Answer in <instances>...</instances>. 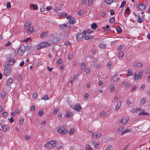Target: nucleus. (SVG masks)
<instances>
[{
  "label": "nucleus",
  "mask_w": 150,
  "mask_h": 150,
  "mask_svg": "<svg viewBox=\"0 0 150 150\" xmlns=\"http://www.w3.org/2000/svg\"><path fill=\"white\" fill-rule=\"evenodd\" d=\"M59 27L60 29L62 30L64 29L65 28L67 27V25L66 24H63L62 25H59Z\"/></svg>",
  "instance_id": "nucleus-30"
},
{
  "label": "nucleus",
  "mask_w": 150,
  "mask_h": 150,
  "mask_svg": "<svg viewBox=\"0 0 150 150\" xmlns=\"http://www.w3.org/2000/svg\"><path fill=\"white\" fill-rule=\"evenodd\" d=\"M31 23L28 22L25 23L24 25V29H26L27 28L30 27Z\"/></svg>",
  "instance_id": "nucleus-26"
},
{
  "label": "nucleus",
  "mask_w": 150,
  "mask_h": 150,
  "mask_svg": "<svg viewBox=\"0 0 150 150\" xmlns=\"http://www.w3.org/2000/svg\"><path fill=\"white\" fill-rule=\"evenodd\" d=\"M137 21L139 23H141L143 22L142 19L140 17L139 15H138Z\"/></svg>",
  "instance_id": "nucleus-46"
},
{
  "label": "nucleus",
  "mask_w": 150,
  "mask_h": 150,
  "mask_svg": "<svg viewBox=\"0 0 150 150\" xmlns=\"http://www.w3.org/2000/svg\"><path fill=\"white\" fill-rule=\"evenodd\" d=\"M45 9V6H43L41 8H40V11L41 12H43Z\"/></svg>",
  "instance_id": "nucleus-57"
},
{
  "label": "nucleus",
  "mask_w": 150,
  "mask_h": 150,
  "mask_svg": "<svg viewBox=\"0 0 150 150\" xmlns=\"http://www.w3.org/2000/svg\"><path fill=\"white\" fill-rule=\"evenodd\" d=\"M75 130L74 128H72L69 131V134H72L74 132Z\"/></svg>",
  "instance_id": "nucleus-55"
},
{
  "label": "nucleus",
  "mask_w": 150,
  "mask_h": 150,
  "mask_svg": "<svg viewBox=\"0 0 150 150\" xmlns=\"http://www.w3.org/2000/svg\"><path fill=\"white\" fill-rule=\"evenodd\" d=\"M138 8L139 9L144 10L146 8V6L142 3L138 5L137 6Z\"/></svg>",
  "instance_id": "nucleus-14"
},
{
  "label": "nucleus",
  "mask_w": 150,
  "mask_h": 150,
  "mask_svg": "<svg viewBox=\"0 0 150 150\" xmlns=\"http://www.w3.org/2000/svg\"><path fill=\"white\" fill-rule=\"evenodd\" d=\"M57 141L56 140H52L46 143L44 146L49 149H51L54 148Z\"/></svg>",
  "instance_id": "nucleus-1"
},
{
  "label": "nucleus",
  "mask_w": 150,
  "mask_h": 150,
  "mask_svg": "<svg viewBox=\"0 0 150 150\" xmlns=\"http://www.w3.org/2000/svg\"><path fill=\"white\" fill-rule=\"evenodd\" d=\"M123 56L124 54L122 52H121L119 53L118 54V57L120 59H122Z\"/></svg>",
  "instance_id": "nucleus-35"
},
{
  "label": "nucleus",
  "mask_w": 150,
  "mask_h": 150,
  "mask_svg": "<svg viewBox=\"0 0 150 150\" xmlns=\"http://www.w3.org/2000/svg\"><path fill=\"white\" fill-rule=\"evenodd\" d=\"M26 49L25 46L23 45H21L18 49V52L19 55H22L25 53Z\"/></svg>",
  "instance_id": "nucleus-4"
},
{
  "label": "nucleus",
  "mask_w": 150,
  "mask_h": 150,
  "mask_svg": "<svg viewBox=\"0 0 150 150\" xmlns=\"http://www.w3.org/2000/svg\"><path fill=\"white\" fill-rule=\"evenodd\" d=\"M93 2V0H88V6H90L91 5Z\"/></svg>",
  "instance_id": "nucleus-62"
},
{
  "label": "nucleus",
  "mask_w": 150,
  "mask_h": 150,
  "mask_svg": "<svg viewBox=\"0 0 150 150\" xmlns=\"http://www.w3.org/2000/svg\"><path fill=\"white\" fill-rule=\"evenodd\" d=\"M14 118L13 117H11L10 119H8V120L11 123H12L14 122Z\"/></svg>",
  "instance_id": "nucleus-60"
},
{
  "label": "nucleus",
  "mask_w": 150,
  "mask_h": 150,
  "mask_svg": "<svg viewBox=\"0 0 150 150\" xmlns=\"http://www.w3.org/2000/svg\"><path fill=\"white\" fill-rule=\"evenodd\" d=\"M75 21H76L75 18H72L71 19L69 20V23H70L73 24H74L75 22Z\"/></svg>",
  "instance_id": "nucleus-39"
},
{
  "label": "nucleus",
  "mask_w": 150,
  "mask_h": 150,
  "mask_svg": "<svg viewBox=\"0 0 150 150\" xmlns=\"http://www.w3.org/2000/svg\"><path fill=\"white\" fill-rule=\"evenodd\" d=\"M146 98H144L142 99L140 101V104L141 105H143L145 103L146 100Z\"/></svg>",
  "instance_id": "nucleus-28"
},
{
  "label": "nucleus",
  "mask_w": 150,
  "mask_h": 150,
  "mask_svg": "<svg viewBox=\"0 0 150 150\" xmlns=\"http://www.w3.org/2000/svg\"><path fill=\"white\" fill-rule=\"evenodd\" d=\"M128 120V118L127 117H123L120 122V123H121L124 125H125Z\"/></svg>",
  "instance_id": "nucleus-9"
},
{
  "label": "nucleus",
  "mask_w": 150,
  "mask_h": 150,
  "mask_svg": "<svg viewBox=\"0 0 150 150\" xmlns=\"http://www.w3.org/2000/svg\"><path fill=\"white\" fill-rule=\"evenodd\" d=\"M72 114V113L70 112H68L66 114V116L67 117H70Z\"/></svg>",
  "instance_id": "nucleus-45"
},
{
  "label": "nucleus",
  "mask_w": 150,
  "mask_h": 150,
  "mask_svg": "<svg viewBox=\"0 0 150 150\" xmlns=\"http://www.w3.org/2000/svg\"><path fill=\"white\" fill-rule=\"evenodd\" d=\"M84 34V37L85 39L86 40H88L89 39H92L93 38V36L91 35L88 33L87 34L86 33V34Z\"/></svg>",
  "instance_id": "nucleus-10"
},
{
  "label": "nucleus",
  "mask_w": 150,
  "mask_h": 150,
  "mask_svg": "<svg viewBox=\"0 0 150 150\" xmlns=\"http://www.w3.org/2000/svg\"><path fill=\"white\" fill-rule=\"evenodd\" d=\"M93 32L92 31L90 30H87L85 31H83V34H86V33L88 34H89L90 33H91Z\"/></svg>",
  "instance_id": "nucleus-36"
},
{
  "label": "nucleus",
  "mask_w": 150,
  "mask_h": 150,
  "mask_svg": "<svg viewBox=\"0 0 150 150\" xmlns=\"http://www.w3.org/2000/svg\"><path fill=\"white\" fill-rule=\"evenodd\" d=\"M124 129H125L124 127L120 126L118 127L117 130V132L119 134H122L124 132Z\"/></svg>",
  "instance_id": "nucleus-19"
},
{
  "label": "nucleus",
  "mask_w": 150,
  "mask_h": 150,
  "mask_svg": "<svg viewBox=\"0 0 150 150\" xmlns=\"http://www.w3.org/2000/svg\"><path fill=\"white\" fill-rule=\"evenodd\" d=\"M59 40L58 38L56 36H54L52 40V42L53 43H57Z\"/></svg>",
  "instance_id": "nucleus-21"
},
{
  "label": "nucleus",
  "mask_w": 150,
  "mask_h": 150,
  "mask_svg": "<svg viewBox=\"0 0 150 150\" xmlns=\"http://www.w3.org/2000/svg\"><path fill=\"white\" fill-rule=\"evenodd\" d=\"M81 64V69L82 70H84L86 67V64L83 62H82Z\"/></svg>",
  "instance_id": "nucleus-38"
},
{
  "label": "nucleus",
  "mask_w": 150,
  "mask_h": 150,
  "mask_svg": "<svg viewBox=\"0 0 150 150\" xmlns=\"http://www.w3.org/2000/svg\"><path fill=\"white\" fill-rule=\"evenodd\" d=\"M57 132L62 135L68 132V130L63 126H60L57 129Z\"/></svg>",
  "instance_id": "nucleus-5"
},
{
  "label": "nucleus",
  "mask_w": 150,
  "mask_h": 150,
  "mask_svg": "<svg viewBox=\"0 0 150 150\" xmlns=\"http://www.w3.org/2000/svg\"><path fill=\"white\" fill-rule=\"evenodd\" d=\"M81 108L80 105L79 104H77L76 105H75L74 106V109L77 110V111H80Z\"/></svg>",
  "instance_id": "nucleus-17"
},
{
  "label": "nucleus",
  "mask_w": 150,
  "mask_h": 150,
  "mask_svg": "<svg viewBox=\"0 0 150 150\" xmlns=\"http://www.w3.org/2000/svg\"><path fill=\"white\" fill-rule=\"evenodd\" d=\"M92 145L96 148H98L99 147L100 144L95 141H93L92 142Z\"/></svg>",
  "instance_id": "nucleus-11"
},
{
  "label": "nucleus",
  "mask_w": 150,
  "mask_h": 150,
  "mask_svg": "<svg viewBox=\"0 0 150 150\" xmlns=\"http://www.w3.org/2000/svg\"><path fill=\"white\" fill-rule=\"evenodd\" d=\"M112 147V146L111 145H109L107 148L106 149H105V150H110Z\"/></svg>",
  "instance_id": "nucleus-64"
},
{
  "label": "nucleus",
  "mask_w": 150,
  "mask_h": 150,
  "mask_svg": "<svg viewBox=\"0 0 150 150\" xmlns=\"http://www.w3.org/2000/svg\"><path fill=\"white\" fill-rule=\"evenodd\" d=\"M73 57V53L70 52L68 55V58L69 60H71Z\"/></svg>",
  "instance_id": "nucleus-31"
},
{
  "label": "nucleus",
  "mask_w": 150,
  "mask_h": 150,
  "mask_svg": "<svg viewBox=\"0 0 150 150\" xmlns=\"http://www.w3.org/2000/svg\"><path fill=\"white\" fill-rule=\"evenodd\" d=\"M84 35L82 33L78 34L76 36V39L78 40H81Z\"/></svg>",
  "instance_id": "nucleus-12"
},
{
  "label": "nucleus",
  "mask_w": 150,
  "mask_h": 150,
  "mask_svg": "<svg viewBox=\"0 0 150 150\" xmlns=\"http://www.w3.org/2000/svg\"><path fill=\"white\" fill-rule=\"evenodd\" d=\"M115 89V86L114 84L112 85L110 87V90L111 92H113Z\"/></svg>",
  "instance_id": "nucleus-32"
},
{
  "label": "nucleus",
  "mask_w": 150,
  "mask_h": 150,
  "mask_svg": "<svg viewBox=\"0 0 150 150\" xmlns=\"http://www.w3.org/2000/svg\"><path fill=\"white\" fill-rule=\"evenodd\" d=\"M84 11L83 10H80L78 12V14L80 16L83 15L84 13Z\"/></svg>",
  "instance_id": "nucleus-42"
},
{
  "label": "nucleus",
  "mask_w": 150,
  "mask_h": 150,
  "mask_svg": "<svg viewBox=\"0 0 150 150\" xmlns=\"http://www.w3.org/2000/svg\"><path fill=\"white\" fill-rule=\"evenodd\" d=\"M44 114V112L42 111H39L38 113V116H42Z\"/></svg>",
  "instance_id": "nucleus-54"
},
{
  "label": "nucleus",
  "mask_w": 150,
  "mask_h": 150,
  "mask_svg": "<svg viewBox=\"0 0 150 150\" xmlns=\"http://www.w3.org/2000/svg\"><path fill=\"white\" fill-rule=\"evenodd\" d=\"M47 34V32H43L40 35V37L41 38H42L43 37L46 36Z\"/></svg>",
  "instance_id": "nucleus-40"
},
{
  "label": "nucleus",
  "mask_w": 150,
  "mask_h": 150,
  "mask_svg": "<svg viewBox=\"0 0 150 150\" xmlns=\"http://www.w3.org/2000/svg\"><path fill=\"white\" fill-rule=\"evenodd\" d=\"M7 8H11V5L10 2H7Z\"/></svg>",
  "instance_id": "nucleus-53"
},
{
  "label": "nucleus",
  "mask_w": 150,
  "mask_h": 150,
  "mask_svg": "<svg viewBox=\"0 0 150 150\" xmlns=\"http://www.w3.org/2000/svg\"><path fill=\"white\" fill-rule=\"evenodd\" d=\"M33 7V10H36L38 8V5L36 4H34L33 5H31V4H30V8L31 9V7Z\"/></svg>",
  "instance_id": "nucleus-23"
},
{
  "label": "nucleus",
  "mask_w": 150,
  "mask_h": 150,
  "mask_svg": "<svg viewBox=\"0 0 150 150\" xmlns=\"http://www.w3.org/2000/svg\"><path fill=\"white\" fill-rule=\"evenodd\" d=\"M91 27L94 30L96 29L97 26L96 23H94L91 25Z\"/></svg>",
  "instance_id": "nucleus-34"
},
{
  "label": "nucleus",
  "mask_w": 150,
  "mask_h": 150,
  "mask_svg": "<svg viewBox=\"0 0 150 150\" xmlns=\"http://www.w3.org/2000/svg\"><path fill=\"white\" fill-rule=\"evenodd\" d=\"M126 4V2L125 1H123L121 3V6L120 8L123 7Z\"/></svg>",
  "instance_id": "nucleus-52"
},
{
  "label": "nucleus",
  "mask_w": 150,
  "mask_h": 150,
  "mask_svg": "<svg viewBox=\"0 0 150 150\" xmlns=\"http://www.w3.org/2000/svg\"><path fill=\"white\" fill-rule=\"evenodd\" d=\"M142 75L143 72L142 71H140L137 73L136 72L134 74V79L136 80L141 79Z\"/></svg>",
  "instance_id": "nucleus-6"
},
{
  "label": "nucleus",
  "mask_w": 150,
  "mask_h": 150,
  "mask_svg": "<svg viewBox=\"0 0 150 150\" xmlns=\"http://www.w3.org/2000/svg\"><path fill=\"white\" fill-rule=\"evenodd\" d=\"M35 106L34 105H32L30 109V111L31 112H33L35 110Z\"/></svg>",
  "instance_id": "nucleus-58"
},
{
  "label": "nucleus",
  "mask_w": 150,
  "mask_h": 150,
  "mask_svg": "<svg viewBox=\"0 0 150 150\" xmlns=\"http://www.w3.org/2000/svg\"><path fill=\"white\" fill-rule=\"evenodd\" d=\"M113 0H105L106 3L108 4H110L113 2Z\"/></svg>",
  "instance_id": "nucleus-48"
},
{
  "label": "nucleus",
  "mask_w": 150,
  "mask_h": 150,
  "mask_svg": "<svg viewBox=\"0 0 150 150\" xmlns=\"http://www.w3.org/2000/svg\"><path fill=\"white\" fill-rule=\"evenodd\" d=\"M99 47L102 49H105L106 47V45L103 43H100L99 45Z\"/></svg>",
  "instance_id": "nucleus-27"
},
{
  "label": "nucleus",
  "mask_w": 150,
  "mask_h": 150,
  "mask_svg": "<svg viewBox=\"0 0 150 150\" xmlns=\"http://www.w3.org/2000/svg\"><path fill=\"white\" fill-rule=\"evenodd\" d=\"M133 66L134 67H142L143 64L141 63L136 62L133 64Z\"/></svg>",
  "instance_id": "nucleus-13"
},
{
  "label": "nucleus",
  "mask_w": 150,
  "mask_h": 150,
  "mask_svg": "<svg viewBox=\"0 0 150 150\" xmlns=\"http://www.w3.org/2000/svg\"><path fill=\"white\" fill-rule=\"evenodd\" d=\"M122 102L121 101L117 103V105L116 106L115 108V111H117L120 107Z\"/></svg>",
  "instance_id": "nucleus-15"
},
{
  "label": "nucleus",
  "mask_w": 150,
  "mask_h": 150,
  "mask_svg": "<svg viewBox=\"0 0 150 150\" xmlns=\"http://www.w3.org/2000/svg\"><path fill=\"white\" fill-rule=\"evenodd\" d=\"M62 144L61 143H59L58 145L57 146V148L58 149H61L62 147Z\"/></svg>",
  "instance_id": "nucleus-47"
},
{
  "label": "nucleus",
  "mask_w": 150,
  "mask_h": 150,
  "mask_svg": "<svg viewBox=\"0 0 150 150\" xmlns=\"http://www.w3.org/2000/svg\"><path fill=\"white\" fill-rule=\"evenodd\" d=\"M109 21L110 23H114L115 21V20L114 17L110 18L109 19Z\"/></svg>",
  "instance_id": "nucleus-37"
},
{
  "label": "nucleus",
  "mask_w": 150,
  "mask_h": 150,
  "mask_svg": "<svg viewBox=\"0 0 150 150\" xmlns=\"http://www.w3.org/2000/svg\"><path fill=\"white\" fill-rule=\"evenodd\" d=\"M5 68L4 69V74L5 76H8L11 71V68L10 66L8 64H6L5 65Z\"/></svg>",
  "instance_id": "nucleus-2"
},
{
  "label": "nucleus",
  "mask_w": 150,
  "mask_h": 150,
  "mask_svg": "<svg viewBox=\"0 0 150 150\" xmlns=\"http://www.w3.org/2000/svg\"><path fill=\"white\" fill-rule=\"evenodd\" d=\"M144 88L145 85L144 84H142L141 87L139 88V89L140 91H142L144 89Z\"/></svg>",
  "instance_id": "nucleus-61"
},
{
  "label": "nucleus",
  "mask_w": 150,
  "mask_h": 150,
  "mask_svg": "<svg viewBox=\"0 0 150 150\" xmlns=\"http://www.w3.org/2000/svg\"><path fill=\"white\" fill-rule=\"evenodd\" d=\"M86 150H93V149L91 147V146L88 144L85 146Z\"/></svg>",
  "instance_id": "nucleus-29"
},
{
  "label": "nucleus",
  "mask_w": 150,
  "mask_h": 150,
  "mask_svg": "<svg viewBox=\"0 0 150 150\" xmlns=\"http://www.w3.org/2000/svg\"><path fill=\"white\" fill-rule=\"evenodd\" d=\"M112 79L113 81L114 82H116L118 81L119 80V79L118 78L117 74H115L114 76L112 77Z\"/></svg>",
  "instance_id": "nucleus-16"
},
{
  "label": "nucleus",
  "mask_w": 150,
  "mask_h": 150,
  "mask_svg": "<svg viewBox=\"0 0 150 150\" xmlns=\"http://www.w3.org/2000/svg\"><path fill=\"white\" fill-rule=\"evenodd\" d=\"M13 81V79L11 78H10L6 82V86H9L11 83Z\"/></svg>",
  "instance_id": "nucleus-22"
},
{
  "label": "nucleus",
  "mask_w": 150,
  "mask_h": 150,
  "mask_svg": "<svg viewBox=\"0 0 150 150\" xmlns=\"http://www.w3.org/2000/svg\"><path fill=\"white\" fill-rule=\"evenodd\" d=\"M27 50L29 51H30L32 48V45H28L27 47Z\"/></svg>",
  "instance_id": "nucleus-49"
},
{
  "label": "nucleus",
  "mask_w": 150,
  "mask_h": 150,
  "mask_svg": "<svg viewBox=\"0 0 150 150\" xmlns=\"http://www.w3.org/2000/svg\"><path fill=\"white\" fill-rule=\"evenodd\" d=\"M65 45L66 46H70L71 45V43L70 42L67 41H66L64 43Z\"/></svg>",
  "instance_id": "nucleus-50"
},
{
  "label": "nucleus",
  "mask_w": 150,
  "mask_h": 150,
  "mask_svg": "<svg viewBox=\"0 0 150 150\" xmlns=\"http://www.w3.org/2000/svg\"><path fill=\"white\" fill-rule=\"evenodd\" d=\"M2 128L3 131L4 132H6L10 129L9 127L6 125H4Z\"/></svg>",
  "instance_id": "nucleus-18"
},
{
  "label": "nucleus",
  "mask_w": 150,
  "mask_h": 150,
  "mask_svg": "<svg viewBox=\"0 0 150 150\" xmlns=\"http://www.w3.org/2000/svg\"><path fill=\"white\" fill-rule=\"evenodd\" d=\"M1 97L3 99H4L5 98V96H6V94L5 93H1Z\"/></svg>",
  "instance_id": "nucleus-63"
},
{
  "label": "nucleus",
  "mask_w": 150,
  "mask_h": 150,
  "mask_svg": "<svg viewBox=\"0 0 150 150\" xmlns=\"http://www.w3.org/2000/svg\"><path fill=\"white\" fill-rule=\"evenodd\" d=\"M130 132V130L129 129H127L125 130V129H124V132L122 134H121V135H122L123 134L129 132Z\"/></svg>",
  "instance_id": "nucleus-44"
},
{
  "label": "nucleus",
  "mask_w": 150,
  "mask_h": 150,
  "mask_svg": "<svg viewBox=\"0 0 150 150\" xmlns=\"http://www.w3.org/2000/svg\"><path fill=\"white\" fill-rule=\"evenodd\" d=\"M101 135V134L100 133L97 134L96 132H94L93 134L92 137L94 139H99Z\"/></svg>",
  "instance_id": "nucleus-8"
},
{
  "label": "nucleus",
  "mask_w": 150,
  "mask_h": 150,
  "mask_svg": "<svg viewBox=\"0 0 150 150\" xmlns=\"http://www.w3.org/2000/svg\"><path fill=\"white\" fill-rule=\"evenodd\" d=\"M62 62V60L61 59H59L57 61V64L59 65L61 64Z\"/></svg>",
  "instance_id": "nucleus-59"
},
{
  "label": "nucleus",
  "mask_w": 150,
  "mask_h": 150,
  "mask_svg": "<svg viewBox=\"0 0 150 150\" xmlns=\"http://www.w3.org/2000/svg\"><path fill=\"white\" fill-rule=\"evenodd\" d=\"M127 73V77L133 75V71L130 69L128 70Z\"/></svg>",
  "instance_id": "nucleus-25"
},
{
  "label": "nucleus",
  "mask_w": 150,
  "mask_h": 150,
  "mask_svg": "<svg viewBox=\"0 0 150 150\" xmlns=\"http://www.w3.org/2000/svg\"><path fill=\"white\" fill-rule=\"evenodd\" d=\"M41 99L42 100H49L50 98L47 95H45L44 97H42Z\"/></svg>",
  "instance_id": "nucleus-33"
},
{
  "label": "nucleus",
  "mask_w": 150,
  "mask_h": 150,
  "mask_svg": "<svg viewBox=\"0 0 150 150\" xmlns=\"http://www.w3.org/2000/svg\"><path fill=\"white\" fill-rule=\"evenodd\" d=\"M50 44L47 42H41L37 47V49L39 50L41 49L49 47Z\"/></svg>",
  "instance_id": "nucleus-3"
},
{
  "label": "nucleus",
  "mask_w": 150,
  "mask_h": 150,
  "mask_svg": "<svg viewBox=\"0 0 150 150\" xmlns=\"http://www.w3.org/2000/svg\"><path fill=\"white\" fill-rule=\"evenodd\" d=\"M15 61V60L13 58H11L8 60V64H8L10 66V65H13Z\"/></svg>",
  "instance_id": "nucleus-20"
},
{
  "label": "nucleus",
  "mask_w": 150,
  "mask_h": 150,
  "mask_svg": "<svg viewBox=\"0 0 150 150\" xmlns=\"http://www.w3.org/2000/svg\"><path fill=\"white\" fill-rule=\"evenodd\" d=\"M117 32L118 33H120L122 32V29L120 27H118L116 28Z\"/></svg>",
  "instance_id": "nucleus-41"
},
{
  "label": "nucleus",
  "mask_w": 150,
  "mask_h": 150,
  "mask_svg": "<svg viewBox=\"0 0 150 150\" xmlns=\"http://www.w3.org/2000/svg\"><path fill=\"white\" fill-rule=\"evenodd\" d=\"M55 8L54 9V11L55 12H57L58 11L61 10V5L57 4L55 5Z\"/></svg>",
  "instance_id": "nucleus-7"
},
{
  "label": "nucleus",
  "mask_w": 150,
  "mask_h": 150,
  "mask_svg": "<svg viewBox=\"0 0 150 150\" xmlns=\"http://www.w3.org/2000/svg\"><path fill=\"white\" fill-rule=\"evenodd\" d=\"M59 109V108L58 107L55 108L53 112L54 114H57Z\"/></svg>",
  "instance_id": "nucleus-43"
},
{
  "label": "nucleus",
  "mask_w": 150,
  "mask_h": 150,
  "mask_svg": "<svg viewBox=\"0 0 150 150\" xmlns=\"http://www.w3.org/2000/svg\"><path fill=\"white\" fill-rule=\"evenodd\" d=\"M27 28V32L29 34L31 33L33 30L34 28L33 27H30Z\"/></svg>",
  "instance_id": "nucleus-24"
},
{
  "label": "nucleus",
  "mask_w": 150,
  "mask_h": 150,
  "mask_svg": "<svg viewBox=\"0 0 150 150\" xmlns=\"http://www.w3.org/2000/svg\"><path fill=\"white\" fill-rule=\"evenodd\" d=\"M24 122V120L23 119L20 118L19 121V124L20 125H22Z\"/></svg>",
  "instance_id": "nucleus-51"
},
{
  "label": "nucleus",
  "mask_w": 150,
  "mask_h": 150,
  "mask_svg": "<svg viewBox=\"0 0 150 150\" xmlns=\"http://www.w3.org/2000/svg\"><path fill=\"white\" fill-rule=\"evenodd\" d=\"M145 112V110H142L141 112H139L138 113V115H144V112Z\"/></svg>",
  "instance_id": "nucleus-56"
}]
</instances>
